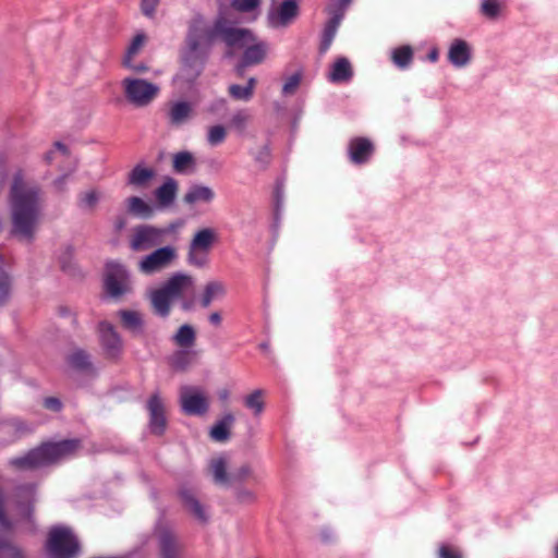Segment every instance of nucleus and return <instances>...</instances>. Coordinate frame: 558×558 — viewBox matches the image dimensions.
Here are the masks:
<instances>
[{
	"mask_svg": "<svg viewBox=\"0 0 558 558\" xmlns=\"http://www.w3.org/2000/svg\"><path fill=\"white\" fill-rule=\"evenodd\" d=\"M216 38H221L229 47L243 49L238 71L263 63L269 45L256 38L246 28L235 27L226 16L220 15L214 23L195 16L190 25L186 46L182 52L183 75L187 81L195 80L202 72L209 48Z\"/></svg>",
	"mask_w": 558,
	"mask_h": 558,
	"instance_id": "obj_1",
	"label": "nucleus"
},
{
	"mask_svg": "<svg viewBox=\"0 0 558 558\" xmlns=\"http://www.w3.org/2000/svg\"><path fill=\"white\" fill-rule=\"evenodd\" d=\"M8 202L10 235L23 244L33 243L43 218V189L28 182L25 171L19 168L12 174Z\"/></svg>",
	"mask_w": 558,
	"mask_h": 558,
	"instance_id": "obj_2",
	"label": "nucleus"
},
{
	"mask_svg": "<svg viewBox=\"0 0 558 558\" xmlns=\"http://www.w3.org/2000/svg\"><path fill=\"white\" fill-rule=\"evenodd\" d=\"M78 439H66L58 442H45L21 458L11 460L17 469H36L57 463L73 456L80 448Z\"/></svg>",
	"mask_w": 558,
	"mask_h": 558,
	"instance_id": "obj_3",
	"label": "nucleus"
},
{
	"mask_svg": "<svg viewBox=\"0 0 558 558\" xmlns=\"http://www.w3.org/2000/svg\"><path fill=\"white\" fill-rule=\"evenodd\" d=\"M195 288L193 276L175 272L161 287L149 294V300L155 314L167 317L171 310V302L174 299H183L192 293Z\"/></svg>",
	"mask_w": 558,
	"mask_h": 558,
	"instance_id": "obj_4",
	"label": "nucleus"
},
{
	"mask_svg": "<svg viewBox=\"0 0 558 558\" xmlns=\"http://www.w3.org/2000/svg\"><path fill=\"white\" fill-rule=\"evenodd\" d=\"M47 549L51 558H75L78 542L69 527L58 526L49 533Z\"/></svg>",
	"mask_w": 558,
	"mask_h": 558,
	"instance_id": "obj_5",
	"label": "nucleus"
},
{
	"mask_svg": "<svg viewBox=\"0 0 558 558\" xmlns=\"http://www.w3.org/2000/svg\"><path fill=\"white\" fill-rule=\"evenodd\" d=\"M125 98L136 107H146L159 94V86L143 78L125 77L122 81Z\"/></svg>",
	"mask_w": 558,
	"mask_h": 558,
	"instance_id": "obj_6",
	"label": "nucleus"
},
{
	"mask_svg": "<svg viewBox=\"0 0 558 558\" xmlns=\"http://www.w3.org/2000/svg\"><path fill=\"white\" fill-rule=\"evenodd\" d=\"M105 288L111 298H120L132 291L129 271L118 262L106 265Z\"/></svg>",
	"mask_w": 558,
	"mask_h": 558,
	"instance_id": "obj_7",
	"label": "nucleus"
},
{
	"mask_svg": "<svg viewBox=\"0 0 558 558\" xmlns=\"http://www.w3.org/2000/svg\"><path fill=\"white\" fill-rule=\"evenodd\" d=\"M180 405L187 415L203 416L209 410V397L198 387L183 386L180 388Z\"/></svg>",
	"mask_w": 558,
	"mask_h": 558,
	"instance_id": "obj_8",
	"label": "nucleus"
},
{
	"mask_svg": "<svg viewBox=\"0 0 558 558\" xmlns=\"http://www.w3.org/2000/svg\"><path fill=\"white\" fill-rule=\"evenodd\" d=\"M177 258L175 247L162 246L143 257L138 263V270L144 275H153L168 268Z\"/></svg>",
	"mask_w": 558,
	"mask_h": 558,
	"instance_id": "obj_9",
	"label": "nucleus"
},
{
	"mask_svg": "<svg viewBox=\"0 0 558 558\" xmlns=\"http://www.w3.org/2000/svg\"><path fill=\"white\" fill-rule=\"evenodd\" d=\"M299 13V0H272L268 22L275 28L287 27L296 20Z\"/></svg>",
	"mask_w": 558,
	"mask_h": 558,
	"instance_id": "obj_10",
	"label": "nucleus"
},
{
	"mask_svg": "<svg viewBox=\"0 0 558 558\" xmlns=\"http://www.w3.org/2000/svg\"><path fill=\"white\" fill-rule=\"evenodd\" d=\"M169 230L159 229L153 226H137L133 230V234L130 240V247L135 252L147 251L154 246H157L163 242V236Z\"/></svg>",
	"mask_w": 558,
	"mask_h": 558,
	"instance_id": "obj_11",
	"label": "nucleus"
},
{
	"mask_svg": "<svg viewBox=\"0 0 558 558\" xmlns=\"http://www.w3.org/2000/svg\"><path fill=\"white\" fill-rule=\"evenodd\" d=\"M156 538L160 558H183V545L171 529L159 526Z\"/></svg>",
	"mask_w": 558,
	"mask_h": 558,
	"instance_id": "obj_12",
	"label": "nucleus"
},
{
	"mask_svg": "<svg viewBox=\"0 0 558 558\" xmlns=\"http://www.w3.org/2000/svg\"><path fill=\"white\" fill-rule=\"evenodd\" d=\"M101 348L107 357L117 360L123 351V341L114 327L107 322H101L98 327Z\"/></svg>",
	"mask_w": 558,
	"mask_h": 558,
	"instance_id": "obj_13",
	"label": "nucleus"
},
{
	"mask_svg": "<svg viewBox=\"0 0 558 558\" xmlns=\"http://www.w3.org/2000/svg\"><path fill=\"white\" fill-rule=\"evenodd\" d=\"M149 427L153 434L162 435L167 427L166 409L159 395H153L148 402Z\"/></svg>",
	"mask_w": 558,
	"mask_h": 558,
	"instance_id": "obj_14",
	"label": "nucleus"
},
{
	"mask_svg": "<svg viewBox=\"0 0 558 558\" xmlns=\"http://www.w3.org/2000/svg\"><path fill=\"white\" fill-rule=\"evenodd\" d=\"M349 157L353 163H365L374 153L373 143L366 137H354L348 146Z\"/></svg>",
	"mask_w": 558,
	"mask_h": 558,
	"instance_id": "obj_15",
	"label": "nucleus"
},
{
	"mask_svg": "<svg viewBox=\"0 0 558 558\" xmlns=\"http://www.w3.org/2000/svg\"><path fill=\"white\" fill-rule=\"evenodd\" d=\"M471 59V46L463 39H453L448 50V60L450 63L456 68H464L470 63Z\"/></svg>",
	"mask_w": 558,
	"mask_h": 558,
	"instance_id": "obj_16",
	"label": "nucleus"
},
{
	"mask_svg": "<svg viewBox=\"0 0 558 558\" xmlns=\"http://www.w3.org/2000/svg\"><path fill=\"white\" fill-rule=\"evenodd\" d=\"M194 114V107L185 100L173 101L169 104L168 119L173 126H180L186 123Z\"/></svg>",
	"mask_w": 558,
	"mask_h": 558,
	"instance_id": "obj_17",
	"label": "nucleus"
},
{
	"mask_svg": "<svg viewBox=\"0 0 558 558\" xmlns=\"http://www.w3.org/2000/svg\"><path fill=\"white\" fill-rule=\"evenodd\" d=\"M124 329L134 336H140L144 331V316L141 312L132 310H121L117 313Z\"/></svg>",
	"mask_w": 558,
	"mask_h": 558,
	"instance_id": "obj_18",
	"label": "nucleus"
},
{
	"mask_svg": "<svg viewBox=\"0 0 558 558\" xmlns=\"http://www.w3.org/2000/svg\"><path fill=\"white\" fill-rule=\"evenodd\" d=\"M102 198V192L98 189H88L77 196V207L84 214H94Z\"/></svg>",
	"mask_w": 558,
	"mask_h": 558,
	"instance_id": "obj_19",
	"label": "nucleus"
},
{
	"mask_svg": "<svg viewBox=\"0 0 558 558\" xmlns=\"http://www.w3.org/2000/svg\"><path fill=\"white\" fill-rule=\"evenodd\" d=\"M234 415L230 412L226 413L217 421L209 432V436L214 441L226 442L230 439V429L234 424Z\"/></svg>",
	"mask_w": 558,
	"mask_h": 558,
	"instance_id": "obj_20",
	"label": "nucleus"
},
{
	"mask_svg": "<svg viewBox=\"0 0 558 558\" xmlns=\"http://www.w3.org/2000/svg\"><path fill=\"white\" fill-rule=\"evenodd\" d=\"M331 19L327 22L324 32H323V38L320 43L319 50L322 53L326 52L338 31V27L343 19V12L342 11H333L331 12Z\"/></svg>",
	"mask_w": 558,
	"mask_h": 558,
	"instance_id": "obj_21",
	"label": "nucleus"
},
{
	"mask_svg": "<svg viewBox=\"0 0 558 558\" xmlns=\"http://www.w3.org/2000/svg\"><path fill=\"white\" fill-rule=\"evenodd\" d=\"M215 198V192L209 186L192 185L183 196V202L189 205L196 203H210Z\"/></svg>",
	"mask_w": 558,
	"mask_h": 558,
	"instance_id": "obj_22",
	"label": "nucleus"
},
{
	"mask_svg": "<svg viewBox=\"0 0 558 558\" xmlns=\"http://www.w3.org/2000/svg\"><path fill=\"white\" fill-rule=\"evenodd\" d=\"M178 193V182L173 178H167L156 192V198L160 206H170Z\"/></svg>",
	"mask_w": 558,
	"mask_h": 558,
	"instance_id": "obj_23",
	"label": "nucleus"
},
{
	"mask_svg": "<svg viewBox=\"0 0 558 558\" xmlns=\"http://www.w3.org/2000/svg\"><path fill=\"white\" fill-rule=\"evenodd\" d=\"M228 463L223 457L211 459L209 463V471L217 485L227 486L231 484V473L228 474Z\"/></svg>",
	"mask_w": 558,
	"mask_h": 558,
	"instance_id": "obj_24",
	"label": "nucleus"
},
{
	"mask_svg": "<svg viewBox=\"0 0 558 558\" xmlns=\"http://www.w3.org/2000/svg\"><path fill=\"white\" fill-rule=\"evenodd\" d=\"M256 85L257 80L255 77H250L244 86L239 84L230 85L228 87V94L236 101L247 102L253 98Z\"/></svg>",
	"mask_w": 558,
	"mask_h": 558,
	"instance_id": "obj_25",
	"label": "nucleus"
},
{
	"mask_svg": "<svg viewBox=\"0 0 558 558\" xmlns=\"http://www.w3.org/2000/svg\"><path fill=\"white\" fill-rule=\"evenodd\" d=\"M43 159L47 165H52L54 161H58L60 163L59 167L73 162L70 158L69 148L61 142H56L52 148L44 154Z\"/></svg>",
	"mask_w": 558,
	"mask_h": 558,
	"instance_id": "obj_26",
	"label": "nucleus"
},
{
	"mask_svg": "<svg viewBox=\"0 0 558 558\" xmlns=\"http://www.w3.org/2000/svg\"><path fill=\"white\" fill-rule=\"evenodd\" d=\"M155 177V171L137 165L129 173L128 183L136 187H146L149 181Z\"/></svg>",
	"mask_w": 558,
	"mask_h": 558,
	"instance_id": "obj_27",
	"label": "nucleus"
},
{
	"mask_svg": "<svg viewBox=\"0 0 558 558\" xmlns=\"http://www.w3.org/2000/svg\"><path fill=\"white\" fill-rule=\"evenodd\" d=\"M172 341L179 348L190 349L194 347L196 342V331L194 327L189 324L182 325L173 335Z\"/></svg>",
	"mask_w": 558,
	"mask_h": 558,
	"instance_id": "obj_28",
	"label": "nucleus"
},
{
	"mask_svg": "<svg viewBox=\"0 0 558 558\" xmlns=\"http://www.w3.org/2000/svg\"><path fill=\"white\" fill-rule=\"evenodd\" d=\"M215 240L216 232L210 228H204L194 234L190 245H192L193 248H198L204 253H208Z\"/></svg>",
	"mask_w": 558,
	"mask_h": 558,
	"instance_id": "obj_29",
	"label": "nucleus"
},
{
	"mask_svg": "<svg viewBox=\"0 0 558 558\" xmlns=\"http://www.w3.org/2000/svg\"><path fill=\"white\" fill-rule=\"evenodd\" d=\"M226 286L221 281H209L205 288L201 299L203 307H208L215 299L225 296Z\"/></svg>",
	"mask_w": 558,
	"mask_h": 558,
	"instance_id": "obj_30",
	"label": "nucleus"
},
{
	"mask_svg": "<svg viewBox=\"0 0 558 558\" xmlns=\"http://www.w3.org/2000/svg\"><path fill=\"white\" fill-rule=\"evenodd\" d=\"M353 75L351 63L347 58H339L333 63L332 70L329 74L331 82H345Z\"/></svg>",
	"mask_w": 558,
	"mask_h": 558,
	"instance_id": "obj_31",
	"label": "nucleus"
},
{
	"mask_svg": "<svg viewBox=\"0 0 558 558\" xmlns=\"http://www.w3.org/2000/svg\"><path fill=\"white\" fill-rule=\"evenodd\" d=\"M180 496L185 508L191 511L198 520L206 521L207 517L204 507L195 498L194 494L189 489H182Z\"/></svg>",
	"mask_w": 558,
	"mask_h": 558,
	"instance_id": "obj_32",
	"label": "nucleus"
},
{
	"mask_svg": "<svg viewBox=\"0 0 558 558\" xmlns=\"http://www.w3.org/2000/svg\"><path fill=\"white\" fill-rule=\"evenodd\" d=\"M147 41V36L141 32L137 33L134 38L132 39L130 46L126 49V52L123 58V65L126 68L132 66V61L134 58L141 52L143 47L145 46Z\"/></svg>",
	"mask_w": 558,
	"mask_h": 558,
	"instance_id": "obj_33",
	"label": "nucleus"
},
{
	"mask_svg": "<svg viewBox=\"0 0 558 558\" xmlns=\"http://www.w3.org/2000/svg\"><path fill=\"white\" fill-rule=\"evenodd\" d=\"M173 170L179 173L193 171L195 158L190 151H180L173 156Z\"/></svg>",
	"mask_w": 558,
	"mask_h": 558,
	"instance_id": "obj_34",
	"label": "nucleus"
},
{
	"mask_svg": "<svg viewBox=\"0 0 558 558\" xmlns=\"http://www.w3.org/2000/svg\"><path fill=\"white\" fill-rule=\"evenodd\" d=\"M68 363L77 371L88 372L92 369L89 355L84 350H74L68 356Z\"/></svg>",
	"mask_w": 558,
	"mask_h": 558,
	"instance_id": "obj_35",
	"label": "nucleus"
},
{
	"mask_svg": "<svg viewBox=\"0 0 558 558\" xmlns=\"http://www.w3.org/2000/svg\"><path fill=\"white\" fill-rule=\"evenodd\" d=\"M76 170L75 162H69L65 166H60L61 174L51 182V186L58 193H63L66 190L68 179Z\"/></svg>",
	"mask_w": 558,
	"mask_h": 558,
	"instance_id": "obj_36",
	"label": "nucleus"
},
{
	"mask_svg": "<svg viewBox=\"0 0 558 558\" xmlns=\"http://www.w3.org/2000/svg\"><path fill=\"white\" fill-rule=\"evenodd\" d=\"M128 209L131 214L144 218H148L153 214L151 207L141 197L132 196L126 199Z\"/></svg>",
	"mask_w": 558,
	"mask_h": 558,
	"instance_id": "obj_37",
	"label": "nucleus"
},
{
	"mask_svg": "<svg viewBox=\"0 0 558 558\" xmlns=\"http://www.w3.org/2000/svg\"><path fill=\"white\" fill-rule=\"evenodd\" d=\"M244 404L252 410L254 415H259L265 408L264 390L256 389L244 398Z\"/></svg>",
	"mask_w": 558,
	"mask_h": 558,
	"instance_id": "obj_38",
	"label": "nucleus"
},
{
	"mask_svg": "<svg viewBox=\"0 0 558 558\" xmlns=\"http://www.w3.org/2000/svg\"><path fill=\"white\" fill-rule=\"evenodd\" d=\"M251 118L252 117L246 109H240L232 114L229 121V128L239 133H243L251 121Z\"/></svg>",
	"mask_w": 558,
	"mask_h": 558,
	"instance_id": "obj_39",
	"label": "nucleus"
},
{
	"mask_svg": "<svg viewBox=\"0 0 558 558\" xmlns=\"http://www.w3.org/2000/svg\"><path fill=\"white\" fill-rule=\"evenodd\" d=\"M413 59V50L410 46H402L393 50L392 61L399 68H407Z\"/></svg>",
	"mask_w": 558,
	"mask_h": 558,
	"instance_id": "obj_40",
	"label": "nucleus"
},
{
	"mask_svg": "<svg viewBox=\"0 0 558 558\" xmlns=\"http://www.w3.org/2000/svg\"><path fill=\"white\" fill-rule=\"evenodd\" d=\"M502 4L499 0H483L480 12L489 20H496L500 15Z\"/></svg>",
	"mask_w": 558,
	"mask_h": 558,
	"instance_id": "obj_41",
	"label": "nucleus"
},
{
	"mask_svg": "<svg viewBox=\"0 0 558 558\" xmlns=\"http://www.w3.org/2000/svg\"><path fill=\"white\" fill-rule=\"evenodd\" d=\"M191 363L192 355L185 350L175 351L170 359V365L178 371H185Z\"/></svg>",
	"mask_w": 558,
	"mask_h": 558,
	"instance_id": "obj_42",
	"label": "nucleus"
},
{
	"mask_svg": "<svg viewBox=\"0 0 558 558\" xmlns=\"http://www.w3.org/2000/svg\"><path fill=\"white\" fill-rule=\"evenodd\" d=\"M4 258L0 255V305L3 304L9 295L11 289V281L5 271H3Z\"/></svg>",
	"mask_w": 558,
	"mask_h": 558,
	"instance_id": "obj_43",
	"label": "nucleus"
},
{
	"mask_svg": "<svg viewBox=\"0 0 558 558\" xmlns=\"http://www.w3.org/2000/svg\"><path fill=\"white\" fill-rule=\"evenodd\" d=\"M254 160L260 170H266L271 161V153L268 145H263L253 153Z\"/></svg>",
	"mask_w": 558,
	"mask_h": 558,
	"instance_id": "obj_44",
	"label": "nucleus"
},
{
	"mask_svg": "<svg viewBox=\"0 0 558 558\" xmlns=\"http://www.w3.org/2000/svg\"><path fill=\"white\" fill-rule=\"evenodd\" d=\"M227 136L226 128L218 124L210 126L207 133V141L211 146L221 144Z\"/></svg>",
	"mask_w": 558,
	"mask_h": 558,
	"instance_id": "obj_45",
	"label": "nucleus"
},
{
	"mask_svg": "<svg viewBox=\"0 0 558 558\" xmlns=\"http://www.w3.org/2000/svg\"><path fill=\"white\" fill-rule=\"evenodd\" d=\"M254 477L252 466L244 463L231 473V483L244 482Z\"/></svg>",
	"mask_w": 558,
	"mask_h": 558,
	"instance_id": "obj_46",
	"label": "nucleus"
},
{
	"mask_svg": "<svg viewBox=\"0 0 558 558\" xmlns=\"http://www.w3.org/2000/svg\"><path fill=\"white\" fill-rule=\"evenodd\" d=\"M206 254L207 253H204L198 248H193L192 245H189L187 262L193 266L203 267L207 262Z\"/></svg>",
	"mask_w": 558,
	"mask_h": 558,
	"instance_id": "obj_47",
	"label": "nucleus"
},
{
	"mask_svg": "<svg viewBox=\"0 0 558 558\" xmlns=\"http://www.w3.org/2000/svg\"><path fill=\"white\" fill-rule=\"evenodd\" d=\"M0 558H27V557L20 547L9 544L1 548Z\"/></svg>",
	"mask_w": 558,
	"mask_h": 558,
	"instance_id": "obj_48",
	"label": "nucleus"
},
{
	"mask_svg": "<svg viewBox=\"0 0 558 558\" xmlns=\"http://www.w3.org/2000/svg\"><path fill=\"white\" fill-rule=\"evenodd\" d=\"M301 82V74L295 73L291 75L282 86V93L284 95H293Z\"/></svg>",
	"mask_w": 558,
	"mask_h": 558,
	"instance_id": "obj_49",
	"label": "nucleus"
},
{
	"mask_svg": "<svg viewBox=\"0 0 558 558\" xmlns=\"http://www.w3.org/2000/svg\"><path fill=\"white\" fill-rule=\"evenodd\" d=\"M260 0H232L231 4L234 9L241 12H248L257 8Z\"/></svg>",
	"mask_w": 558,
	"mask_h": 558,
	"instance_id": "obj_50",
	"label": "nucleus"
},
{
	"mask_svg": "<svg viewBox=\"0 0 558 558\" xmlns=\"http://www.w3.org/2000/svg\"><path fill=\"white\" fill-rule=\"evenodd\" d=\"M160 0H142L141 11L147 17H153L159 5Z\"/></svg>",
	"mask_w": 558,
	"mask_h": 558,
	"instance_id": "obj_51",
	"label": "nucleus"
},
{
	"mask_svg": "<svg viewBox=\"0 0 558 558\" xmlns=\"http://www.w3.org/2000/svg\"><path fill=\"white\" fill-rule=\"evenodd\" d=\"M439 558H463L462 554L448 545H441L438 550Z\"/></svg>",
	"mask_w": 558,
	"mask_h": 558,
	"instance_id": "obj_52",
	"label": "nucleus"
},
{
	"mask_svg": "<svg viewBox=\"0 0 558 558\" xmlns=\"http://www.w3.org/2000/svg\"><path fill=\"white\" fill-rule=\"evenodd\" d=\"M10 425L20 435H24V434H28V433L33 432L32 426H29L27 423H25L19 418L11 420Z\"/></svg>",
	"mask_w": 558,
	"mask_h": 558,
	"instance_id": "obj_53",
	"label": "nucleus"
},
{
	"mask_svg": "<svg viewBox=\"0 0 558 558\" xmlns=\"http://www.w3.org/2000/svg\"><path fill=\"white\" fill-rule=\"evenodd\" d=\"M44 407L53 412H59L62 409V403L58 398L48 397L44 400Z\"/></svg>",
	"mask_w": 558,
	"mask_h": 558,
	"instance_id": "obj_54",
	"label": "nucleus"
},
{
	"mask_svg": "<svg viewBox=\"0 0 558 558\" xmlns=\"http://www.w3.org/2000/svg\"><path fill=\"white\" fill-rule=\"evenodd\" d=\"M238 499L241 502H253L255 500V495L248 489H241L238 492Z\"/></svg>",
	"mask_w": 558,
	"mask_h": 558,
	"instance_id": "obj_55",
	"label": "nucleus"
},
{
	"mask_svg": "<svg viewBox=\"0 0 558 558\" xmlns=\"http://www.w3.org/2000/svg\"><path fill=\"white\" fill-rule=\"evenodd\" d=\"M335 4L337 5L336 9H330L329 13L333 11H342L344 13L345 8L350 4L351 0H333Z\"/></svg>",
	"mask_w": 558,
	"mask_h": 558,
	"instance_id": "obj_56",
	"label": "nucleus"
},
{
	"mask_svg": "<svg viewBox=\"0 0 558 558\" xmlns=\"http://www.w3.org/2000/svg\"><path fill=\"white\" fill-rule=\"evenodd\" d=\"M209 322L215 325L219 326L221 324V316L218 312H214L209 315Z\"/></svg>",
	"mask_w": 558,
	"mask_h": 558,
	"instance_id": "obj_57",
	"label": "nucleus"
},
{
	"mask_svg": "<svg viewBox=\"0 0 558 558\" xmlns=\"http://www.w3.org/2000/svg\"><path fill=\"white\" fill-rule=\"evenodd\" d=\"M130 69H132L136 73H144V72H146L148 70V68L145 64H143V63H140V64H133L132 63V66Z\"/></svg>",
	"mask_w": 558,
	"mask_h": 558,
	"instance_id": "obj_58",
	"label": "nucleus"
},
{
	"mask_svg": "<svg viewBox=\"0 0 558 558\" xmlns=\"http://www.w3.org/2000/svg\"><path fill=\"white\" fill-rule=\"evenodd\" d=\"M125 219L122 217L117 218L114 226L118 231L122 230L125 227Z\"/></svg>",
	"mask_w": 558,
	"mask_h": 558,
	"instance_id": "obj_59",
	"label": "nucleus"
},
{
	"mask_svg": "<svg viewBox=\"0 0 558 558\" xmlns=\"http://www.w3.org/2000/svg\"><path fill=\"white\" fill-rule=\"evenodd\" d=\"M230 392L227 389H223L219 392V398L222 401H227L229 399Z\"/></svg>",
	"mask_w": 558,
	"mask_h": 558,
	"instance_id": "obj_60",
	"label": "nucleus"
},
{
	"mask_svg": "<svg viewBox=\"0 0 558 558\" xmlns=\"http://www.w3.org/2000/svg\"><path fill=\"white\" fill-rule=\"evenodd\" d=\"M430 61H436L438 58V52L436 50L432 51L428 56Z\"/></svg>",
	"mask_w": 558,
	"mask_h": 558,
	"instance_id": "obj_61",
	"label": "nucleus"
},
{
	"mask_svg": "<svg viewBox=\"0 0 558 558\" xmlns=\"http://www.w3.org/2000/svg\"><path fill=\"white\" fill-rule=\"evenodd\" d=\"M259 347H260V349H262V350H268L269 344H268V343H266V342H264V343H262Z\"/></svg>",
	"mask_w": 558,
	"mask_h": 558,
	"instance_id": "obj_62",
	"label": "nucleus"
},
{
	"mask_svg": "<svg viewBox=\"0 0 558 558\" xmlns=\"http://www.w3.org/2000/svg\"><path fill=\"white\" fill-rule=\"evenodd\" d=\"M3 227H4V221L2 218H0V233L2 232L3 230Z\"/></svg>",
	"mask_w": 558,
	"mask_h": 558,
	"instance_id": "obj_63",
	"label": "nucleus"
},
{
	"mask_svg": "<svg viewBox=\"0 0 558 558\" xmlns=\"http://www.w3.org/2000/svg\"><path fill=\"white\" fill-rule=\"evenodd\" d=\"M555 557L558 558V543L556 544L554 548Z\"/></svg>",
	"mask_w": 558,
	"mask_h": 558,
	"instance_id": "obj_64",
	"label": "nucleus"
}]
</instances>
